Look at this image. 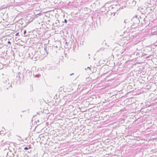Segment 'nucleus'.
Here are the masks:
<instances>
[{"label": "nucleus", "instance_id": "nucleus-2", "mask_svg": "<svg viewBox=\"0 0 157 157\" xmlns=\"http://www.w3.org/2000/svg\"><path fill=\"white\" fill-rule=\"evenodd\" d=\"M64 21L65 23H67V20H66V19H64Z\"/></svg>", "mask_w": 157, "mask_h": 157}, {"label": "nucleus", "instance_id": "nucleus-1", "mask_svg": "<svg viewBox=\"0 0 157 157\" xmlns=\"http://www.w3.org/2000/svg\"><path fill=\"white\" fill-rule=\"evenodd\" d=\"M28 149H29L27 147H25L24 148V149L25 150H28Z\"/></svg>", "mask_w": 157, "mask_h": 157}, {"label": "nucleus", "instance_id": "nucleus-5", "mask_svg": "<svg viewBox=\"0 0 157 157\" xmlns=\"http://www.w3.org/2000/svg\"><path fill=\"white\" fill-rule=\"evenodd\" d=\"M29 146H30V147H29L28 148H29V149H30V148H31V147L30 145H29Z\"/></svg>", "mask_w": 157, "mask_h": 157}, {"label": "nucleus", "instance_id": "nucleus-6", "mask_svg": "<svg viewBox=\"0 0 157 157\" xmlns=\"http://www.w3.org/2000/svg\"><path fill=\"white\" fill-rule=\"evenodd\" d=\"M8 43H9V44H10V41H8Z\"/></svg>", "mask_w": 157, "mask_h": 157}, {"label": "nucleus", "instance_id": "nucleus-4", "mask_svg": "<svg viewBox=\"0 0 157 157\" xmlns=\"http://www.w3.org/2000/svg\"><path fill=\"white\" fill-rule=\"evenodd\" d=\"M19 33H17L16 34H15V36H17L18 35V34H19Z\"/></svg>", "mask_w": 157, "mask_h": 157}, {"label": "nucleus", "instance_id": "nucleus-3", "mask_svg": "<svg viewBox=\"0 0 157 157\" xmlns=\"http://www.w3.org/2000/svg\"><path fill=\"white\" fill-rule=\"evenodd\" d=\"M26 33V30H25V31L24 32V34H25Z\"/></svg>", "mask_w": 157, "mask_h": 157}]
</instances>
